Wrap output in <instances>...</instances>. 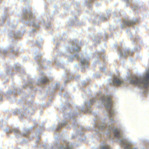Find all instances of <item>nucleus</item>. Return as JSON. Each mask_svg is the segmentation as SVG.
Listing matches in <instances>:
<instances>
[{"mask_svg": "<svg viewBox=\"0 0 149 149\" xmlns=\"http://www.w3.org/2000/svg\"><path fill=\"white\" fill-rule=\"evenodd\" d=\"M132 84L137 86L141 88H146L149 83V70L146 74L142 78L134 77L131 80Z\"/></svg>", "mask_w": 149, "mask_h": 149, "instance_id": "nucleus-1", "label": "nucleus"}, {"mask_svg": "<svg viewBox=\"0 0 149 149\" xmlns=\"http://www.w3.org/2000/svg\"><path fill=\"white\" fill-rule=\"evenodd\" d=\"M101 99L102 100V103L106 102L105 106L107 108V110L109 111L110 116H112L113 115V111L112 108V102L111 98L109 97L106 98L104 96H103L101 98Z\"/></svg>", "mask_w": 149, "mask_h": 149, "instance_id": "nucleus-2", "label": "nucleus"}, {"mask_svg": "<svg viewBox=\"0 0 149 149\" xmlns=\"http://www.w3.org/2000/svg\"><path fill=\"white\" fill-rule=\"evenodd\" d=\"M120 143L123 145H126L125 148V149H130V147L132 144L128 142L126 140H121Z\"/></svg>", "mask_w": 149, "mask_h": 149, "instance_id": "nucleus-3", "label": "nucleus"}, {"mask_svg": "<svg viewBox=\"0 0 149 149\" xmlns=\"http://www.w3.org/2000/svg\"><path fill=\"white\" fill-rule=\"evenodd\" d=\"M113 84L114 85H120L123 83V81L120 79L116 77H115L113 80Z\"/></svg>", "mask_w": 149, "mask_h": 149, "instance_id": "nucleus-4", "label": "nucleus"}, {"mask_svg": "<svg viewBox=\"0 0 149 149\" xmlns=\"http://www.w3.org/2000/svg\"><path fill=\"white\" fill-rule=\"evenodd\" d=\"M134 22L130 20H124L123 21V24L125 26H129L134 24Z\"/></svg>", "mask_w": 149, "mask_h": 149, "instance_id": "nucleus-5", "label": "nucleus"}, {"mask_svg": "<svg viewBox=\"0 0 149 149\" xmlns=\"http://www.w3.org/2000/svg\"><path fill=\"white\" fill-rule=\"evenodd\" d=\"M49 81V80L46 77H44L41 78V82L42 84H45Z\"/></svg>", "mask_w": 149, "mask_h": 149, "instance_id": "nucleus-6", "label": "nucleus"}, {"mask_svg": "<svg viewBox=\"0 0 149 149\" xmlns=\"http://www.w3.org/2000/svg\"><path fill=\"white\" fill-rule=\"evenodd\" d=\"M114 136L116 137H118L120 136V132L118 130H115L113 131Z\"/></svg>", "mask_w": 149, "mask_h": 149, "instance_id": "nucleus-7", "label": "nucleus"}, {"mask_svg": "<svg viewBox=\"0 0 149 149\" xmlns=\"http://www.w3.org/2000/svg\"><path fill=\"white\" fill-rule=\"evenodd\" d=\"M100 149H110V147L108 145H105L102 146Z\"/></svg>", "mask_w": 149, "mask_h": 149, "instance_id": "nucleus-8", "label": "nucleus"}, {"mask_svg": "<svg viewBox=\"0 0 149 149\" xmlns=\"http://www.w3.org/2000/svg\"><path fill=\"white\" fill-rule=\"evenodd\" d=\"M80 63L81 64H84L87 63V62L85 59H83L81 61Z\"/></svg>", "mask_w": 149, "mask_h": 149, "instance_id": "nucleus-9", "label": "nucleus"}, {"mask_svg": "<svg viewBox=\"0 0 149 149\" xmlns=\"http://www.w3.org/2000/svg\"><path fill=\"white\" fill-rule=\"evenodd\" d=\"M29 18L30 19H31L33 17V16L32 15V14L31 13H30V14L29 15Z\"/></svg>", "mask_w": 149, "mask_h": 149, "instance_id": "nucleus-10", "label": "nucleus"}, {"mask_svg": "<svg viewBox=\"0 0 149 149\" xmlns=\"http://www.w3.org/2000/svg\"><path fill=\"white\" fill-rule=\"evenodd\" d=\"M80 47H78V50H77V51H80Z\"/></svg>", "mask_w": 149, "mask_h": 149, "instance_id": "nucleus-11", "label": "nucleus"}]
</instances>
